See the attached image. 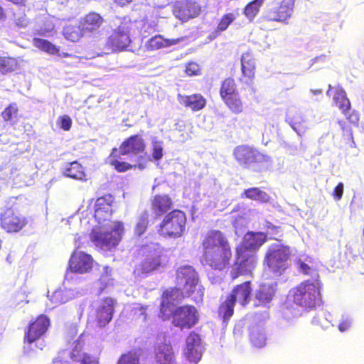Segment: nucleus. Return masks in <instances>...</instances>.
I'll return each mask as SVG.
<instances>
[{
  "instance_id": "1a4fd4ad",
  "label": "nucleus",
  "mask_w": 364,
  "mask_h": 364,
  "mask_svg": "<svg viewBox=\"0 0 364 364\" xmlns=\"http://www.w3.org/2000/svg\"><path fill=\"white\" fill-rule=\"evenodd\" d=\"M124 232V224L121 221L114 223L113 228L109 232L93 231L91 240L97 247L109 251L117 247Z\"/></svg>"
},
{
  "instance_id": "aec40b11",
  "label": "nucleus",
  "mask_w": 364,
  "mask_h": 364,
  "mask_svg": "<svg viewBox=\"0 0 364 364\" xmlns=\"http://www.w3.org/2000/svg\"><path fill=\"white\" fill-rule=\"evenodd\" d=\"M295 0H281L278 6L269 11L270 21L286 22L292 15Z\"/></svg>"
},
{
  "instance_id": "393cba45",
  "label": "nucleus",
  "mask_w": 364,
  "mask_h": 364,
  "mask_svg": "<svg viewBox=\"0 0 364 364\" xmlns=\"http://www.w3.org/2000/svg\"><path fill=\"white\" fill-rule=\"evenodd\" d=\"M177 98L181 105L191 109L193 112H198L203 109L207 103L206 99L199 93L190 95L178 94Z\"/></svg>"
},
{
  "instance_id": "39448f33",
  "label": "nucleus",
  "mask_w": 364,
  "mask_h": 364,
  "mask_svg": "<svg viewBox=\"0 0 364 364\" xmlns=\"http://www.w3.org/2000/svg\"><path fill=\"white\" fill-rule=\"evenodd\" d=\"M233 156L237 164L243 168L261 171L266 168L270 157L249 145H239L233 150Z\"/></svg>"
},
{
  "instance_id": "f3484780",
  "label": "nucleus",
  "mask_w": 364,
  "mask_h": 364,
  "mask_svg": "<svg viewBox=\"0 0 364 364\" xmlns=\"http://www.w3.org/2000/svg\"><path fill=\"white\" fill-rule=\"evenodd\" d=\"M267 240L266 232L248 231L244 235L240 245L235 249L242 252L245 251L255 252L259 250Z\"/></svg>"
},
{
  "instance_id": "ddd939ff",
  "label": "nucleus",
  "mask_w": 364,
  "mask_h": 364,
  "mask_svg": "<svg viewBox=\"0 0 364 364\" xmlns=\"http://www.w3.org/2000/svg\"><path fill=\"white\" fill-rule=\"evenodd\" d=\"M50 326L49 318L41 314L31 321L27 327L23 338V343L31 348V345L38 341L48 331Z\"/></svg>"
},
{
  "instance_id": "58836bf2",
  "label": "nucleus",
  "mask_w": 364,
  "mask_h": 364,
  "mask_svg": "<svg viewBox=\"0 0 364 364\" xmlns=\"http://www.w3.org/2000/svg\"><path fill=\"white\" fill-rule=\"evenodd\" d=\"M183 292L185 297H191L194 301L201 299L203 292L198 287V282H189L183 284Z\"/></svg>"
},
{
  "instance_id": "0eeeda50",
  "label": "nucleus",
  "mask_w": 364,
  "mask_h": 364,
  "mask_svg": "<svg viewBox=\"0 0 364 364\" xmlns=\"http://www.w3.org/2000/svg\"><path fill=\"white\" fill-rule=\"evenodd\" d=\"M186 213L175 209L165 215L157 227V232L164 237L178 238L186 230Z\"/></svg>"
},
{
  "instance_id": "e2e57ef3",
  "label": "nucleus",
  "mask_w": 364,
  "mask_h": 364,
  "mask_svg": "<svg viewBox=\"0 0 364 364\" xmlns=\"http://www.w3.org/2000/svg\"><path fill=\"white\" fill-rule=\"evenodd\" d=\"M350 322L348 320L342 321L338 325V329L341 332H344L349 328Z\"/></svg>"
},
{
  "instance_id": "4468645a",
  "label": "nucleus",
  "mask_w": 364,
  "mask_h": 364,
  "mask_svg": "<svg viewBox=\"0 0 364 364\" xmlns=\"http://www.w3.org/2000/svg\"><path fill=\"white\" fill-rule=\"evenodd\" d=\"M116 303L112 297H105L101 300L95 309L93 318L97 327H105L112 321Z\"/></svg>"
},
{
  "instance_id": "cd10ccee",
  "label": "nucleus",
  "mask_w": 364,
  "mask_h": 364,
  "mask_svg": "<svg viewBox=\"0 0 364 364\" xmlns=\"http://www.w3.org/2000/svg\"><path fill=\"white\" fill-rule=\"evenodd\" d=\"M241 70L243 77L252 80L255 75L256 63L253 55L250 53H243L241 56Z\"/></svg>"
},
{
  "instance_id": "de8ad7c7",
  "label": "nucleus",
  "mask_w": 364,
  "mask_h": 364,
  "mask_svg": "<svg viewBox=\"0 0 364 364\" xmlns=\"http://www.w3.org/2000/svg\"><path fill=\"white\" fill-rule=\"evenodd\" d=\"M250 339L252 344L256 348H262L266 344L264 335L257 330H254L250 333Z\"/></svg>"
},
{
  "instance_id": "5fc2aeb1",
  "label": "nucleus",
  "mask_w": 364,
  "mask_h": 364,
  "mask_svg": "<svg viewBox=\"0 0 364 364\" xmlns=\"http://www.w3.org/2000/svg\"><path fill=\"white\" fill-rule=\"evenodd\" d=\"M287 120L294 129H295V125L299 124L303 122L302 117L297 112H294V113L289 112L287 115Z\"/></svg>"
},
{
  "instance_id": "4c0bfd02",
  "label": "nucleus",
  "mask_w": 364,
  "mask_h": 364,
  "mask_svg": "<svg viewBox=\"0 0 364 364\" xmlns=\"http://www.w3.org/2000/svg\"><path fill=\"white\" fill-rule=\"evenodd\" d=\"M178 42V39L168 40L164 38L161 35H156L148 41L147 48L150 50H158L174 45Z\"/></svg>"
},
{
  "instance_id": "f704fd0d",
  "label": "nucleus",
  "mask_w": 364,
  "mask_h": 364,
  "mask_svg": "<svg viewBox=\"0 0 364 364\" xmlns=\"http://www.w3.org/2000/svg\"><path fill=\"white\" fill-rule=\"evenodd\" d=\"M333 101L344 114L350 109L351 105L350 100L347 97L345 90L341 87H338L333 96Z\"/></svg>"
},
{
  "instance_id": "c9c22d12",
  "label": "nucleus",
  "mask_w": 364,
  "mask_h": 364,
  "mask_svg": "<svg viewBox=\"0 0 364 364\" xmlns=\"http://www.w3.org/2000/svg\"><path fill=\"white\" fill-rule=\"evenodd\" d=\"M19 67L17 58L11 56H0V73L8 74L17 70Z\"/></svg>"
},
{
  "instance_id": "f8f14e48",
  "label": "nucleus",
  "mask_w": 364,
  "mask_h": 364,
  "mask_svg": "<svg viewBox=\"0 0 364 364\" xmlns=\"http://www.w3.org/2000/svg\"><path fill=\"white\" fill-rule=\"evenodd\" d=\"M200 5L194 0H176L171 6V12L182 23L196 18L201 14Z\"/></svg>"
},
{
  "instance_id": "37998d69",
  "label": "nucleus",
  "mask_w": 364,
  "mask_h": 364,
  "mask_svg": "<svg viewBox=\"0 0 364 364\" xmlns=\"http://www.w3.org/2000/svg\"><path fill=\"white\" fill-rule=\"evenodd\" d=\"M64 35L65 38L73 42L80 40L83 36L87 35L80 28V23L77 26L70 25L64 28Z\"/></svg>"
},
{
  "instance_id": "13d9d810",
  "label": "nucleus",
  "mask_w": 364,
  "mask_h": 364,
  "mask_svg": "<svg viewBox=\"0 0 364 364\" xmlns=\"http://www.w3.org/2000/svg\"><path fill=\"white\" fill-rule=\"evenodd\" d=\"M59 124L61 129L65 131H69L72 127V119L68 115H63L59 117Z\"/></svg>"
},
{
  "instance_id": "423d86ee",
  "label": "nucleus",
  "mask_w": 364,
  "mask_h": 364,
  "mask_svg": "<svg viewBox=\"0 0 364 364\" xmlns=\"http://www.w3.org/2000/svg\"><path fill=\"white\" fill-rule=\"evenodd\" d=\"M118 151L122 155L136 157L134 168L143 170L149 161L150 156L146 151V143L139 134L132 135L120 144Z\"/></svg>"
},
{
  "instance_id": "6e6552de",
  "label": "nucleus",
  "mask_w": 364,
  "mask_h": 364,
  "mask_svg": "<svg viewBox=\"0 0 364 364\" xmlns=\"http://www.w3.org/2000/svg\"><path fill=\"white\" fill-rule=\"evenodd\" d=\"M257 264L258 259L255 255L235 249V258L229 271L230 279L235 281L242 276L252 277Z\"/></svg>"
},
{
  "instance_id": "09e8293b",
  "label": "nucleus",
  "mask_w": 364,
  "mask_h": 364,
  "mask_svg": "<svg viewBox=\"0 0 364 364\" xmlns=\"http://www.w3.org/2000/svg\"><path fill=\"white\" fill-rule=\"evenodd\" d=\"M117 364H139V356L135 351H129L120 356Z\"/></svg>"
},
{
  "instance_id": "c756f323",
  "label": "nucleus",
  "mask_w": 364,
  "mask_h": 364,
  "mask_svg": "<svg viewBox=\"0 0 364 364\" xmlns=\"http://www.w3.org/2000/svg\"><path fill=\"white\" fill-rule=\"evenodd\" d=\"M176 280L178 283L186 284L189 282H199L198 275L191 266H182L176 271Z\"/></svg>"
},
{
  "instance_id": "72a5a7b5",
  "label": "nucleus",
  "mask_w": 364,
  "mask_h": 364,
  "mask_svg": "<svg viewBox=\"0 0 364 364\" xmlns=\"http://www.w3.org/2000/svg\"><path fill=\"white\" fill-rule=\"evenodd\" d=\"M238 92L237 85L234 78L226 77L221 82L219 91L221 100Z\"/></svg>"
},
{
  "instance_id": "4d7b16f0",
  "label": "nucleus",
  "mask_w": 364,
  "mask_h": 364,
  "mask_svg": "<svg viewBox=\"0 0 364 364\" xmlns=\"http://www.w3.org/2000/svg\"><path fill=\"white\" fill-rule=\"evenodd\" d=\"M152 156L155 160H159L163 157V147L160 142H154L152 145Z\"/></svg>"
},
{
  "instance_id": "c85d7f7f",
  "label": "nucleus",
  "mask_w": 364,
  "mask_h": 364,
  "mask_svg": "<svg viewBox=\"0 0 364 364\" xmlns=\"http://www.w3.org/2000/svg\"><path fill=\"white\" fill-rule=\"evenodd\" d=\"M236 301L229 294L224 299H221L218 306V313L224 321H228L234 314V309Z\"/></svg>"
},
{
  "instance_id": "5701e85b",
  "label": "nucleus",
  "mask_w": 364,
  "mask_h": 364,
  "mask_svg": "<svg viewBox=\"0 0 364 364\" xmlns=\"http://www.w3.org/2000/svg\"><path fill=\"white\" fill-rule=\"evenodd\" d=\"M242 307L246 306L251 301L252 284L251 281H245L233 287L228 294Z\"/></svg>"
},
{
  "instance_id": "8fccbe9b",
  "label": "nucleus",
  "mask_w": 364,
  "mask_h": 364,
  "mask_svg": "<svg viewBox=\"0 0 364 364\" xmlns=\"http://www.w3.org/2000/svg\"><path fill=\"white\" fill-rule=\"evenodd\" d=\"M147 309L148 306H142L137 304L132 308V311L134 316L137 318L141 317L143 321H146L147 318Z\"/></svg>"
},
{
  "instance_id": "3c124183",
  "label": "nucleus",
  "mask_w": 364,
  "mask_h": 364,
  "mask_svg": "<svg viewBox=\"0 0 364 364\" xmlns=\"http://www.w3.org/2000/svg\"><path fill=\"white\" fill-rule=\"evenodd\" d=\"M85 353L82 352V345L77 342L70 353V358L74 362H80Z\"/></svg>"
},
{
  "instance_id": "e433bc0d",
  "label": "nucleus",
  "mask_w": 364,
  "mask_h": 364,
  "mask_svg": "<svg viewBox=\"0 0 364 364\" xmlns=\"http://www.w3.org/2000/svg\"><path fill=\"white\" fill-rule=\"evenodd\" d=\"M265 0H252L243 9V14L252 22L259 13L260 9Z\"/></svg>"
},
{
  "instance_id": "6e6d98bb",
  "label": "nucleus",
  "mask_w": 364,
  "mask_h": 364,
  "mask_svg": "<svg viewBox=\"0 0 364 364\" xmlns=\"http://www.w3.org/2000/svg\"><path fill=\"white\" fill-rule=\"evenodd\" d=\"M200 336L194 331L191 332L186 338V346H200Z\"/></svg>"
},
{
  "instance_id": "20e7f679",
  "label": "nucleus",
  "mask_w": 364,
  "mask_h": 364,
  "mask_svg": "<svg viewBox=\"0 0 364 364\" xmlns=\"http://www.w3.org/2000/svg\"><path fill=\"white\" fill-rule=\"evenodd\" d=\"M142 256L141 262L134 266L133 273L136 277H146L154 272L164 268L168 262V257L159 248L143 246L139 252Z\"/></svg>"
},
{
  "instance_id": "a18cd8bd",
  "label": "nucleus",
  "mask_w": 364,
  "mask_h": 364,
  "mask_svg": "<svg viewBox=\"0 0 364 364\" xmlns=\"http://www.w3.org/2000/svg\"><path fill=\"white\" fill-rule=\"evenodd\" d=\"M149 215L147 210H144L139 217L134 228V234L139 237L144 235L147 230L149 224Z\"/></svg>"
},
{
  "instance_id": "6ab92c4d",
  "label": "nucleus",
  "mask_w": 364,
  "mask_h": 364,
  "mask_svg": "<svg viewBox=\"0 0 364 364\" xmlns=\"http://www.w3.org/2000/svg\"><path fill=\"white\" fill-rule=\"evenodd\" d=\"M105 23L103 16L97 12L90 11L79 20L82 31L87 34L98 33Z\"/></svg>"
},
{
  "instance_id": "dca6fc26",
  "label": "nucleus",
  "mask_w": 364,
  "mask_h": 364,
  "mask_svg": "<svg viewBox=\"0 0 364 364\" xmlns=\"http://www.w3.org/2000/svg\"><path fill=\"white\" fill-rule=\"evenodd\" d=\"M184 298L183 291L178 287H171L163 291L160 303V313L164 319L169 316L175 302L181 301Z\"/></svg>"
},
{
  "instance_id": "a211bd4d",
  "label": "nucleus",
  "mask_w": 364,
  "mask_h": 364,
  "mask_svg": "<svg viewBox=\"0 0 364 364\" xmlns=\"http://www.w3.org/2000/svg\"><path fill=\"white\" fill-rule=\"evenodd\" d=\"M276 284L261 283L254 294L255 307L269 308L275 296Z\"/></svg>"
},
{
  "instance_id": "052dcab7",
  "label": "nucleus",
  "mask_w": 364,
  "mask_h": 364,
  "mask_svg": "<svg viewBox=\"0 0 364 364\" xmlns=\"http://www.w3.org/2000/svg\"><path fill=\"white\" fill-rule=\"evenodd\" d=\"M297 265L299 267V271L300 272H301L302 274H304L305 275L310 274V272H311V269L309 267V265H308L307 264H306L304 262H303L301 259H299L297 261Z\"/></svg>"
},
{
  "instance_id": "4be33fe9",
  "label": "nucleus",
  "mask_w": 364,
  "mask_h": 364,
  "mask_svg": "<svg viewBox=\"0 0 364 364\" xmlns=\"http://www.w3.org/2000/svg\"><path fill=\"white\" fill-rule=\"evenodd\" d=\"M130 42L128 32L119 27L108 38L106 45L112 52H114L124 50L129 46Z\"/></svg>"
},
{
  "instance_id": "2f4dec72",
  "label": "nucleus",
  "mask_w": 364,
  "mask_h": 364,
  "mask_svg": "<svg viewBox=\"0 0 364 364\" xmlns=\"http://www.w3.org/2000/svg\"><path fill=\"white\" fill-rule=\"evenodd\" d=\"M242 196L261 203H267L270 200L269 194L257 187L245 189L242 193Z\"/></svg>"
},
{
  "instance_id": "b1692460",
  "label": "nucleus",
  "mask_w": 364,
  "mask_h": 364,
  "mask_svg": "<svg viewBox=\"0 0 364 364\" xmlns=\"http://www.w3.org/2000/svg\"><path fill=\"white\" fill-rule=\"evenodd\" d=\"M151 209L156 216H162L169 213L173 203L168 194H156L151 200Z\"/></svg>"
},
{
  "instance_id": "7ed1b4c3",
  "label": "nucleus",
  "mask_w": 364,
  "mask_h": 364,
  "mask_svg": "<svg viewBox=\"0 0 364 364\" xmlns=\"http://www.w3.org/2000/svg\"><path fill=\"white\" fill-rule=\"evenodd\" d=\"M321 282L307 279L292 289L293 301L304 309H312L321 304Z\"/></svg>"
},
{
  "instance_id": "774afa93",
  "label": "nucleus",
  "mask_w": 364,
  "mask_h": 364,
  "mask_svg": "<svg viewBox=\"0 0 364 364\" xmlns=\"http://www.w3.org/2000/svg\"><path fill=\"white\" fill-rule=\"evenodd\" d=\"M104 269L106 274H110L112 272V269L109 268L108 266L105 267Z\"/></svg>"
},
{
  "instance_id": "bf43d9fd",
  "label": "nucleus",
  "mask_w": 364,
  "mask_h": 364,
  "mask_svg": "<svg viewBox=\"0 0 364 364\" xmlns=\"http://www.w3.org/2000/svg\"><path fill=\"white\" fill-rule=\"evenodd\" d=\"M344 186L342 182L338 183V184L334 188L332 196L336 200H340L343 194Z\"/></svg>"
},
{
  "instance_id": "69168bd1",
  "label": "nucleus",
  "mask_w": 364,
  "mask_h": 364,
  "mask_svg": "<svg viewBox=\"0 0 364 364\" xmlns=\"http://www.w3.org/2000/svg\"><path fill=\"white\" fill-rule=\"evenodd\" d=\"M311 92L314 95H319L322 93V90L321 89L311 90Z\"/></svg>"
},
{
  "instance_id": "c03bdc74",
  "label": "nucleus",
  "mask_w": 364,
  "mask_h": 364,
  "mask_svg": "<svg viewBox=\"0 0 364 364\" xmlns=\"http://www.w3.org/2000/svg\"><path fill=\"white\" fill-rule=\"evenodd\" d=\"M33 44L36 48L49 54H57L59 52V49L55 45L46 39L34 38Z\"/></svg>"
},
{
  "instance_id": "a878e982",
  "label": "nucleus",
  "mask_w": 364,
  "mask_h": 364,
  "mask_svg": "<svg viewBox=\"0 0 364 364\" xmlns=\"http://www.w3.org/2000/svg\"><path fill=\"white\" fill-rule=\"evenodd\" d=\"M156 364H175V355L170 343H162L158 346L155 354Z\"/></svg>"
},
{
  "instance_id": "603ef678",
  "label": "nucleus",
  "mask_w": 364,
  "mask_h": 364,
  "mask_svg": "<svg viewBox=\"0 0 364 364\" xmlns=\"http://www.w3.org/2000/svg\"><path fill=\"white\" fill-rule=\"evenodd\" d=\"M185 72L188 76H196L200 74V68L198 63L189 62L186 65Z\"/></svg>"
},
{
  "instance_id": "7c9ffc66",
  "label": "nucleus",
  "mask_w": 364,
  "mask_h": 364,
  "mask_svg": "<svg viewBox=\"0 0 364 364\" xmlns=\"http://www.w3.org/2000/svg\"><path fill=\"white\" fill-rule=\"evenodd\" d=\"M222 101L228 109L235 114H240L244 110V103L239 92L227 97L223 99Z\"/></svg>"
},
{
  "instance_id": "338daca9",
  "label": "nucleus",
  "mask_w": 364,
  "mask_h": 364,
  "mask_svg": "<svg viewBox=\"0 0 364 364\" xmlns=\"http://www.w3.org/2000/svg\"><path fill=\"white\" fill-rule=\"evenodd\" d=\"M53 364H68V363L62 360H56L53 362Z\"/></svg>"
},
{
  "instance_id": "412c9836",
  "label": "nucleus",
  "mask_w": 364,
  "mask_h": 364,
  "mask_svg": "<svg viewBox=\"0 0 364 364\" xmlns=\"http://www.w3.org/2000/svg\"><path fill=\"white\" fill-rule=\"evenodd\" d=\"M114 200V198L112 194H106L96 200L94 216L98 223L105 221L112 215Z\"/></svg>"
},
{
  "instance_id": "79ce46f5",
  "label": "nucleus",
  "mask_w": 364,
  "mask_h": 364,
  "mask_svg": "<svg viewBox=\"0 0 364 364\" xmlns=\"http://www.w3.org/2000/svg\"><path fill=\"white\" fill-rule=\"evenodd\" d=\"M19 109L17 103H10L1 113V116L4 122H9L11 124L16 122L18 118Z\"/></svg>"
},
{
  "instance_id": "0e129e2a",
  "label": "nucleus",
  "mask_w": 364,
  "mask_h": 364,
  "mask_svg": "<svg viewBox=\"0 0 364 364\" xmlns=\"http://www.w3.org/2000/svg\"><path fill=\"white\" fill-rule=\"evenodd\" d=\"M114 1L121 6H124V5L132 2V0H114Z\"/></svg>"
},
{
  "instance_id": "49530a36",
  "label": "nucleus",
  "mask_w": 364,
  "mask_h": 364,
  "mask_svg": "<svg viewBox=\"0 0 364 364\" xmlns=\"http://www.w3.org/2000/svg\"><path fill=\"white\" fill-rule=\"evenodd\" d=\"M184 355L191 363L196 364L201 358L200 346H186Z\"/></svg>"
},
{
  "instance_id": "680f3d73",
  "label": "nucleus",
  "mask_w": 364,
  "mask_h": 364,
  "mask_svg": "<svg viewBox=\"0 0 364 364\" xmlns=\"http://www.w3.org/2000/svg\"><path fill=\"white\" fill-rule=\"evenodd\" d=\"M80 363V364H98V360L87 353H85Z\"/></svg>"
},
{
  "instance_id": "ea45409f",
  "label": "nucleus",
  "mask_w": 364,
  "mask_h": 364,
  "mask_svg": "<svg viewBox=\"0 0 364 364\" xmlns=\"http://www.w3.org/2000/svg\"><path fill=\"white\" fill-rule=\"evenodd\" d=\"M48 296L50 302L53 304L54 306H58L65 304L71 299L68 291L61 289L55 290L50 295L48 294Z\"/></svg>"
},
{
  "instance_id": "9b49d317",
  "label": "nucleus",
  "mask_w": 364,
  "mask_h": 364,
  "mask_svg": "<svg viewBox=\"0 0 364 364\" xmlns=\"http://www.w3.org/2000/svg\"><path fill=\"white\" fill-rule=\"evenodd\" d=\"M27 224V218L14 206L6 208L0 213V228L6 233L18 232Z\"/></svg>"
},
{
  "instance_id": "2eb2a0df",
  "label": "nucleus",
  "mask_w": 364,
  "mask_h": 364,
  "mask_svg": "<svg viewBox=\"0 0 364 364\" xmlns=\"http://www.w3.org/2000/svg\"><path fill=\"white\" fill-rule=\"evenodd\" d=\"M94 259L85 252L75 250L71 255L69 260V269L77 274L90 272L93 268Z\"/></svg>"
},
{
  "instance_id": "f03ea898",
  "label": "nucleus",
  "mask_w": 364,
  "mask_h": 364,
  "mask_svg": "<svg viewBox=\"0 0 364 364\" xmlns=\"http://www.w3.org/2000/svg\"><path fill=\"white\" fill-rule=\"evenodd\" d=\"M291 256L289 246L282 243L272 244L267 247L264 257V269L274 277H279L288 269Z\"/></svg>"
},
{
  "instance_id": "f257e3e1",
  "label": "nucleus",
  "mask_w": 364,
  "mask_h": 364,
  "mask_svg": "<svg viewBox=\"0 0 364 364\" xmlns=\"http://www.w3.org/2000/svg\"><path fill=\"white\" fill-rule=\"evenodd\" d=\"M201 263L215 271H223L230 264L232 250L225 234L219 230H208L202 237Z\"/></svg>"
},
{
  "instance_id": "864d4df0",
  "label": "nucleus",
  "mask_w": 364,
  "mask_h": 364,
  "mask_svg": "<svg viewBox=\"0 0 364 364\" xmlns=\"http://www.w3.org/2000/svg\"><path fill=\"white\" fill-rule=\"evenodd\" d=\"M264 229L266 230L267 234L269 233L270 235H277L282 236V234L281 227L274 225L269 220H265L264 223Z\"/></svg>"
},
{
  "instance_id": "bb28decb",
  "label": "nucleus",
  "mask_w": 364,
  "mask_h": 364,
  "mask_svg": "<svg viewBox=\"0 0 364 364\" xmlns=\"http://www.w3.org/2000/svg\"><path fill=\"white\" fill-rule=\"evenodd\" d=\"M63 175L74 180H87V174L85 173V167H83L77 161L69 163L64 168Z\"/></svg>"
},
{
  "instance_id": "a19ab883",
  "label": "nucleus",
  "mask_w": 364,
  "mask_h": 364,
  "mask_svg": "<svg viewBox=\"0 0 364 364\" xmlns=\"http://www.w3.org/2000/svg\"><path fill=\"white\" fill-rule=\"evenodd\" d=\"M237 15L232 12L223 14L220 18L218 26L215 29L213 33L216 36L220 34L222 32L226 31L229 26L235 21Z\"/></svg>"
},
{
  "instance_id": "9d476101",
  "label": "nucleus",
  "mask_w": 364,
  "mask_h": 364,
  "mask_svg": "<svg viewBox=\"0 0 364 364\" xmlns=\"http://www.w3.org/2000/svg\"><path fill=\"white\" fill-rule=\"evenodd\" d=\"M171 323L173 326L183 329H191L199 321V314L193 305L186 304L171 311Z\"/></svg>"
},
{
  "instance_id": "473e14b6",
  "label": "nucleus",
  "mask_w": 364,
  "mask_h": 364,
  "mask_svg": "<svg viewBox=\"0 0 364 364\" xmlns=\"http://www.w3.org/2000/svg\"><path fill=\"white\" fill-rule=\"evenodd\" d=\"M122 155L117 148H114L109 155V164L118 172H125L134 168V164L132 165L127 162L120 161L119 158Z\"/></svg>"
}]
</instances>
